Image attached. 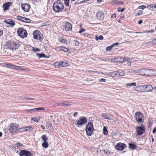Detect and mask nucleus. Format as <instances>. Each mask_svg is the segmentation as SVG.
<instances>
[{"mask_svg":"<svg viewBox=\"0 0 156 156\" xmlns=\"http://www.w3.org/2000/svg\"><path fill=\"white\" fill-rule=\"evenodd\" d=\"M10 19L5 20H4V22L6 23L9 24V23Z\"/></svg>","mask_w":156,"mask_h":156,"instance_id":"5fc2aeb1","label":"nucleus"},{"mask_svg":"<svg viewBox=\"0 0 156 156\" xmlns=\"http://www.w3.org/2000/svg\"><path fill=\"white\" fill-rule=\"evenodd\" d=\"M96 16L98 20H102L104 19V14L103 12L100 11L97 13Z\"/></svg>","mask_w":156,"mask_h":156,"instance_id":"dca6fc26","label":"nucleus"},{"mask_svg":"<svg viewBox=\"0 0 156 156\" xmlns=\"http://www.w3.org/2000/svg\"><path fill=\"white\" fill-rule=\"evenodd\" d=\"M42 140L44 141V142H47L48 140V138L47 136L46 135H42L41 137Z\"/></svg>","mask_w":156,"mask_h":156,"instance_id":"7c9ffc66","label":"nucleus"},{"mask_svg":"<svg viewBox=\"0 0 156 156\" xmlns=\"http://www.w3.org/2000/svg\"><path fill=\"white\" fill-rule=\"evenodd\" d=\"M61 63L60 64V65H61V66L62 67H64V66H67V63L66 62H61Z\"/></svg>","mask_w":156,"mask_h":156,"instance_id":"37998d69","label":"nucleus"},{"mask_svg":"<svg viewBox=\"0 0 156 156\" xmlns=\"http://www.w3.org/2000/svg\"><path fill=\"white\" fill-rule=\"evenodd\" d=\"M19 125L16 123H13L10 124L9 130L11 133L12 134L17 133L20 131V128H19Z\"/></svg>","mask_w":156,"mask_h":156,"instance_id":"f03ea898","label":"nucleus"},{"mask_svg":"<svg viewBox=\"0 0 156 156\" xmlns=\"http://www.w3.org/2000/svg\"><path fill=\"white\" fill-rule=\"evenodd\" d=\"M125 146V144L123 143H118L115 146V148L119 150H122Z\"/></svg>","mask_w":156,"mask_h":156,"instance_id":"4468645a","label":"nucleus"},{"mask_svg":"<svg viewBox=\"0 0 156 156\" xmlns=\"http://www.w3.org/2000/svg\"><path fill=\"white\" fill-rule=\"evenodd\" d=\"M148 71H147L146 76H154L156 75L155 71L151 69H147Z\"/></svg>","mask_w":156,"mask_h":156,"instance_id":"2eb2a0df","label":"nucleus"},{"mask_svg":"<svg viewBox=\"0 0 156 156\" xmlns=\"http://www.w3.org/2000/svg\"><path fill=\"white\" fill-rule=\"evenodd\" d=\"M153 122V121L152 120H150L149 121L148 125V126L149 127H150L151 126Z\"/></svg>","mask_w":156,"mask_h":156,"instance_id":"09e8293b","label":"nucleus"},{"mask_svg":"<svg viewBox=\"0 0 156 156\" xmlns=\"http://www.w3.org/2000/svg\"><path fill=\"white\" fill-rule=\"evenodd\" d=\"M123 59V62H126L128 61V60L129 59V58H126L125 57H124V58H122Z\"/></svg>","mask_w":156,"mask_h":156,"instance_id":"864d4df0","label":"nucleus"},{"mask_svg":"<svg viewBox=\"0 0 156 156\" xmlns=\"http://www.w3.org/2000/svg\"><path fill=\"white\" fill-rule=\"evenodd\" d=\"M87 122V120L85 117H81L79 119L76 120L75 122V125L79 127L80 126H82L84 125Z\"/></svg>","mask_w":156,"mask_h":156,"instance_id":"39448f33","label":"nucleus"},{"mask_svg":"<svg viewBox=\"0 0 156 156\" xmlns=\"http://www.w3.org/2000/svg\"><path fill=\"white\" fill-rule=\"evenodd\" d=\"M42 145V146L45 148H47L48 146V144L47 142H44Z\"/></svg>","mask_w":156,"mask_h":156,"instance_id":"2f4dec72","label":"nucleus"},{"mask_svg":"<svg viewBox=\"0 0 156 156\" xmlns=\"http://www.w3.org/2000/svg\"><path fill=\"white\" fill-rule=\"evenodd\" d=\"M40 33L39 31L37 30H36L33 33V37L34 39H37L38 38V34Z\"/></svg>","mask_w":156,"mask_h":156,"instance_id":"5701e85b","label":"nucleus"},{"mask_svg":"<svg viewBox=\"0 0 156 156\" xmlns=\"http://www.w3.org/2000/svg\"><path fill=\"white\" fill-rule=\"evenodd\" d=\"M8 48L11 50H16L19 47V44L14 41H9L6 44Z\"/></svg>","mask_w":156,"mask_h":156,"instance_id":"7ed1b4c3","label":"nucleus"},{"mask_svg":"<svg viewBox=\"0 0 156 156\" xmlns=\"http://www.w3.org/2000/svg\"><path fill=\"white\" fill-rule=\"evenodd\" d=\"M20 129H24V131H32L33 130V128L31 127L28 126L26 127H23L20 128Z\"/></svg>","mask_w":156,"mask_h":156,"instance_id":"4be33fe9","label":"nucleus"},{"mask_svg":"<svg viewBox=\"0 0 156 156\" xmlns=\"http://www.w3.org/2000/svg\"><path fill=\"white\" fill-rule=\"evenodd\" d=\"M19 155L20 156H32L33 154L29 151L21 150L20 151Z\"/></svg>","mask_w":156,"mask_h":156,"instance_id":"9b49d317","label":"nucleus"},{"mask_svg":"<svg viewBox=\"0 0 156 156\" xmlns=\"http://www.w3.org/2000/svg\"><path fill=\"white\" fill-rule=\"evenodd\" d=\"M136 130L138 135H142L144 133L145 131V129L144 126L136 127Z\"/></svg>","mask_w":156,"mask_h":156,"instance_id":"9d476101","label":"nucleus"},{"mask_svg":"<svg viewBox=\"0 0 156 156\" xmlns=\"http://www.w3.org/2000/svg\"><path fill=\"white\" fill-rule=\"evenodd\" d=\"M17 33L20 37L22 38L26 37L27 36V31L22 27L18 29Z\"/></svg>","mask_w":156,"mask_h":156,"instance_id":"0eeeda50","label":"nucleus"},{"mask_svg":"<svg viewBox=\"0 0 156 156\" xmlns=\"http://www.w3.org/2000/svg\"><path fill=\"white\" fill-rule=\"evenodd\" d=\"M148 9L154 11H156V4H152L147 6Z\"/></svg>","mask_w":156,"mask_h":156,"instance_id":"6ab92c4d","label":"nucleus"},{"mask_svg":"<svg viewBox=\"0 0 156 156\" xmlns=\"http://www.w3.org/2000/svg\"><path fill=\"white\" fill-rule=\"evenodd\" d=\"M125 8H123L122 9L121 8H119L118 9V12H120V11L121 12H123L124 11V10H125Z\"/></svg>","mask_w":156,"mask_h":156,"instance_id":"8fccbe9b","label":"nucleus"},{"mask_svg":"<svg viewBox=\"0 0 156 156\" xmlns=\"http://www.w3.org/2000/svg\"><path fill=\"white\" fill-rule=\"evenodd\" d=\"M129 144L130 148L132 149H134L135 148L136 146L134 144Z\"/></svg>","mask_w":156,"mask_h":156,"instance_id":"58836bf2","label":"nucleus"},{"mask_svg":"<svg viewBox=\"0 0 156 156\" xmlns=\"http://www.w3.org/2000/svg\"><path fill=\"white\" fill-rule=\"evenodd\" d=\"M103 38V37L102 35H100L98 37L97 35L95 36V39L97 41H98V40H102Z\"/></svg>","mask_w":156,"mask_h":156,"instance_id":"72a5a7b5","label":"nucleus"},{"mask_svg":"<svg viewBox=\"0 0 156 156\" xmlns=\"http://www.w3.org/2000/svg\"><path fill=\"white\" fill-rule=\"evenodd\" d=\"M38 35H39V39L41 40V39H42L43 37V35L42 34H41V35H40L39 34H38Z\"/></svg>","mask_w":156,"mask_h":156,"instance_id":"0e129e2a","label":"nucleus"},{"mask_svg":"<svg viewBox=\"0 0 156 156\" xmlns=\"http://www.w3.org/2000/svg\"><path fill=\"white\" fill-rule=\"evenodd\" d=\"M147 71H148L147 69L143 68L140 69L133 70V72L135 73H138L140 75L145 76L146 75V73Z\"/></svg>","mask_w":156,"mask_h":156,"instance_id":"1a4fd4ad","label":"nucleus"},{"mask_svg":"<svg viewBox=\"0 0 156 156\" xmlns=\"http://www.w3.org/2000/svg\"><path fill=\"white\" fill-rule=\"evenodd\" d=\"M32 119L34 121V122H36L37 121V119L36 118H33Z\"/></svg>","mask_w":156,"mask_h":156,"instance_id":"774afa93","label":"nucleus"},{"mask_svg":"<svg viewBox=\"0 0 156 156\" xmlns=\"http://www.w3.org/2000/svg\"><path fill=\"white\" fill-rule=\"evenodd\" d=\"M17 18L18 20L22 22H23V19H24V17H22L20 16H17Z\"/></svg>","mask_w":156,"mask_h":156,"instance_id":"a19ab883","label":"nucleus"},{"mask_svg":"<svg viewBox=\"0 0 156 156\" xmlns=\"http://www.w3.org/2000/svg\"><path fill=\"white\" fill-rule=\"evenodd\" d=\"M7 65L8 67H9V68H10V69H15V65H12L10 63L7 64Z\"/></svg>","mask_w":156,"mask_h":156,"instance_id":"f704fd0d","label":"nucleus"},{"mask_svg":"<svg viewBox=\"0 0 156 156\" xmlns=\"http://www.w3.org/2000/svg\"><path fill=\"white\" fill-rule=\"evenodd\" d=\"M103 133L105 135H107L108 134V132L106 128L104 126L103 129Z\"/></svg>","mask_w":156,"mask_h":156,"instance_id":"473e14b6","label":"nucleus"},{"mask_svg":"<svg viewBox=\"0 0 156 156\" xmlns=\"http://www.w3.org/2000/svg\"><path fill=\"white\" fill-rule=\"evenodd\" d=\"M142 11L141 10H140L138 13V16L142 15Z\"/></svg>","mask_w":156,"mask_h":156,"instance_id":"680f3d73","label":"nucleus"},{"mask_svg":"<svg viewBox=\"0 0 156 156\" xmlns=\"http://www.w3.org/2000/svg\"><path fill=\"white\" fill-rule=\"evenodd\" d=\"M89 0H84L81 1L80 2H79L78 3L79 4H80L82 3L88 1Z\"/></svg>","mask_w":156,"mask_h":156,"instance_id":"bf43d9fd","label":"nucleus"},{"mask_svg":"<svg viewBox=\"0 0 156 156\" xmlns=\"http://www.w3.org/2000/svg\"><path fill=\"white\" fill-rule=\"evenodd\" d=\"M134 116L136 121L139 123L142 122L144 118L143 114L139 112H137L136 113Z\"/></svg>","mask_w":156,"mask_h":156,"instance_id":"423d86ee","label":"nucleus"},{"mask_svg":"<svg viewBox=\"0 0 156 156\" xmlns=\"http://www.w3.org/2000/svg\"><path fill=\"white\" fill-rule=\"evenodd\" d=\"M64 29L66 32L72 31V25L68 21L65 22L63 24Z\"/></svg>","mask_w":156,"mask_h":156,"instance_id":"6e6552de","label":"nucleus"},{"mask_svg":"<svg viewBox=\"0 0 156 156\" xmlns=\"http://www.w3.org/2000/svg\"><path fill=\"white\" fill-rule=\"evenodd\" d=\"M60 41L62 42L63 43H65L66 42V39H61L60 40Z\"/></svg>","mask_w":156,"mask_h":156,"instance_id":"603ef678","label":"nucleus"},{"mask_svg":"<svg viewBox=\"0 0 156 156\" xmlns=\"http://www.w3.org/2000/svg\"><path fill=\"white\" fill-rule=\"evenodd\" d=\"M51 21L50 20H48V21H47L46 22H45L43 23H42L41 25L42 26H47L50 25V24H51Z\"/></svg>","mask_w":156,"mask_h":156,"instance_id":"393cba45","label":"nucleus"},{"mask_svg":"<svg viewBox=\"0 0 156 156\" xmlns=\"http://www.w3.org/2000/svg\"><path fill=\"white\" fill-rule=\"evenodd\" d=\"M156 128L155 127L154 129L153 130V131H152L153 133H154V134L155 133H156Z\"/></svg>","mask_w":156,"mask_h":156,"instance_id":"338daca9","label":"nucleus"},{"mask_svg":"<svg viewBox=\"0 0 156 156\" xmlns=\"http://www.w3.org/2000/svg\"><path fill=\"white\" fill-rule=\"evenodd\" d=\"M154 31V30H146L144 31V33H153Z\"/></svg>","mask_w":156,"mask_h":156,"instance_id":"3c124183","label":"nucleus"},{"mask_svg":"<svg viewBox=\"0 0 156 156\" xmlns=\"http://www.w3.org/2000/svg\"><path fill=\"white\" fill-rule=\"evenodd\" d=\"M44 108H34L33 109H31L29 110V111L35 112H36L38 110H44Z\"/></svg>","mask_w":156,"mask_h":156,"instance_id":"b1692460","label":"nucleus"},{"mask_svg":"<svg viewBox=\"0 0 156 156\" xmlns=\"http://www.w3.org/2000/svg\"><path fill=\"white\" fill-rule=\"evenodd\" d=\"M85 30V29L83 28H81L80 30L79 31V33H81L83 31H84Z\"/></svg>","mask_w":156,"mask_h":156,"instance_id":"4d7b16f0","label":"nucleus"},{"mask_svg":"<svg viewBox=\"0 0 156 156\" xmlns=\"http://www.w3.org/2000/svg\"><path fill=\"white\" fill-rule=\"evenodd\" d=\"M58 105L59 106H70L71 105V104H70L69 102H68L67 101H65L64 102L59 103L58 104Z\"/></svg>","mask_w":156,"mask_h":156,"instance_id":"aec40b11","label":"nucleus"},{"mask_svg":"<svg viewBox=\"0 0 156 156\" xmlns=\"http://www.w3.org/2000/svg\"><path fill=\"white\" fill-rule=\"evenodd\" d=\"M105 81H106V80L105 79H103V78H102L99 80V81L100 82H105Z\"/></svg>","mask_w":156,"mask_h":156,"instance_id":"13d9d810","label":"nucleus"},{"mask_svg":"<svg viewBox=\"0 0 156 156\" xmlns=\"http://www.w3.org/2000/svg\"><path fill=\"white\" fill-rule=\"evenodd\" d=\"M37 56L39 57V59L42 57H46L44 53H37L36 55Z\"/></svg>","mask_w":156,"mask_h":156,"instance_id":"c756f323","label":"nucleus"},{"mask_svg":"<svg viewBox=\"0 0 156 156\" xmlns=\"http://www.w3.org/2000/svg\"><path fill=\"white\" fill-rule=\"evenodd\" d=\"M113 47V45H112L110 46L107 47L106 48L107 51H110L112 49V48Z\"/></svg>","mask_w":156,"mask_h":156,"instance_id":"c03bdc74","label":"nucleus"},{"mask_svg":"<svg viewBox=\"0 0 156 156\" xmlns=\"http://www.w3.org/2000/svg\"><path fill=\"white\" fill-rule=\"evenodd\" d=\"M30 21L31 20L30 19L24 17V19H23V22L29 23L30 22Z\"/></svg>","mask_w":156,"mask_h":156,"instance_id":"4c0bfd02","label":"nucleus"},{"mask_svg":"<svg viewBox=\"0 0 156 156\" xmlns=\"http://www.w3.org/2000/svg\"><path fill=\"white\" fill-rule=\"evenodd\" d=\"M64 7L63 3L61 1H56L53 4L52 8L53 11L55 12H61Z\"/></svg>","mask_w":156,"mask_h":156,"instance_id":"f257e3e1","label":"nucleus"},{"mask_svg":"<svg viewBox=\"0 0 156 156\" xmlns=\"http://www.w3.org/2000/svg\"><path fill=\"white\" fill-rule=\"evenodd\" d=\"M135 90L139 92H145L151 91L152 89L147 90V88H135Z\"/></svg>","mask_w":156,"mask_h":156,"instance_id":"f3484780","label":"nucleus"},{"mask_svg":"<svg viewBox=\"0 0 156 156\" xmlns=\"http://www.w3.org/2000/svg\"><path fill=\"white\" fill-rule=\"evenodd\" d=\"M114 73H115V75H117V73H119V74L120 76H123L125 74V72H124V71L120 72L119 71V72H118V71L117 72L115 71L114 72Z\"/></svg>","mask_w":156,"mask_h":156,"instance_id":"a878e982","label":"nucleus"},{"mask_svg":"<svg viewBox=\"0 0 156 156\" xmlns=\"http://www.w3.org/2000/svg\"><path fill=\"white\" fill-rule=\"evenodd\" d=\"M33 51L34 52L36 51H40V49L38 48H34V47H33Z\"/></svg>","mask_w":156,"mask_h":156,"instance_id":"49530a36","label":"nucleus"},{"mask_svg":"<svg viewBox=\"0 0 156 156\" xmlns=\"http://www.w3.org/2000/svg\"><path fill=\"white\" fill-rule=\"evenodd\" d=\"M131 61H128L127 62V64L129 66H130L131 65Z\"/></svg>","mask_w":156,"mask_h":156,"instance_id":"052dcab7","label":"nucleus"},{"mask_svg":"<svg viewBox=\"0 0 156 156\" xmlns=\"http://www.w3.org/2000/svg\"><path fill=\"white\" fill-rule=\"evenodd\" d=\"M114 2H115V3L116 5L122 4L124 3L123 2L119 1L117 0L115 1Z\"/></svg>","mask_w":156,"mask_h":156,"instance_id":"ea45409f","label":"nucleus"},{"mask_svg":"<svg viewBox=\"0 0 156 156\" xmlns=\"http://www.w3.org/2000/svg\"><path fill=\"white\" fill-rule=\"evenodd\" d=\"M137 88H153V87L152 85L150 84H144V85L138 86ZM154 88L156 87H154Z\"/></svg>","mask_w":156,"mask_h":156,"instance_id":"412c9836","label":"nucleus"},{"mask_svg":"<svg viewBox=\"0 0 156 156\" xmlns=\"http://www.w3.org/2000/svg\"><path fill=\"white\" fill-rule=\"evenodd\" d=\"M64 3L66 5L68 6L69 5V0H64Z\"/></svg>","mask_w":156,"mask_h":156,"instance_id":"79ce46f5","label":"nucleus"},{"mask_svg":"<svg viewBox=\"0 0 156 156\" xmlns=\"http://www.w3.org/2000/svg\"><path fill=\"white\" fill-rule=\"evenodd\" d=\"M146 8V6L145 5H141L139 6V9H142L145 8Z\"/></svg>","mask_w":156,"mask_h":156,"instance_id":"6e6d98bb","label":"nucleus"},{"mask_svg":"<svg viewBox=\"0 0 156 156\" xmlns=\"http://www.w3.org/2000/svg\"><path fill=\"white\" fill-rule=\"evenodd\" d=\"M73 41V44H74L75 46H79V42L77 40H74Z\"/></svg>","mask_w":156,"mask_h":156,"instance_id":"a18cd8bd","label":"nucleus"},{"mask_svg":"<svg viewBox=\"0 0 156 156\" xmlns=\"http://www.w3.org/2000/svg\"><path fill=\"white\" fill-rule=\"evenodd\" d=\"M60 64H61V62H55L54 64L55 67L56 68L60 67V66H61V65H60Z\"/></svg>","mask_w":156,"mask_h":156,"instance_id":"e433bc0d","label":"nucleus"},{"mask_svg":"<svg viewBox=\"0 0 156 156\" xmlns=\"http://www.w3.org/2000/svg\"><path fill=\"white\" fill-rule=\"evenodd\" d=\"M21 6L22 9L26 12H29L30 8V5L26 3L21 5Z\"/></svg>","mask_w":156,"mask_h":156,"instance_id":"ddd939ff","label":"nucleus"},{"mask_svg":"<svg viewBox=\"0 0 156 156\" xmlns=\"http://www.w3.org/2000/svg\"><path fill=\"white\" fill-rule=\"evenodd\" d=\"M9 24L12 25V26H14L15 24V21L10 19Z\"/></svg>","mask_w":156,"mask_h":156,"instance_id":"c9c22d12","label":"nucleus"},{"mask_svg":"<svg viewBox=\"0 0 156 156\" xmlns=\"http://www.w3.org/2000/svg\"><path fill=\"white\" fill-rule=\"evenodd\" d=\"M119 45V43H118V42H116L115 43H114L113 44H112V45H113V47L115 45H116L117 46H118Z\"/></svg>","mask_w":156,"mask_h":156,"instance_id":"69168bd1","label":"nucleus"},{"mask_svg":"<svg viewBox=\"0 0 156 156\" xmlns=\"http://www.w3.org/2000/svg\"><path fill=\"white\" fill-rule=\"evenodd\" d=\"M12 5L11 2H8L5 3L3 6V10L5 11L8 10L10 6Z\"/></svg>","mask_w":156,"mask_h":156,"instance_id":"a211bd4d","label":"nucleus"},{"mask_svg":"<svg viewBox=\"0 0 156 156\" xmlns=\"http://www.w3.org/2000/svg\"><path fill=\"white\" fill-rule=\"evenodd\" d=\"M87 134L89 136H91L93 133L94 130L93 123L91 122H89L87 125L85 129Z\"/></svg>","mask_w":156,"mask_h":156,"instance_id":"20e7f679","label":"nucleus"},{"mask_svg":"<svg viewBox=\"0 0 156 156\" xmlns=\"http://www.w3.org/2000/svg\"><path fill=\"white\" fill-rule=\"evenodd\" d=\"M64 51L65 52H69L70 51L69 49H68L66 47H64Z\"/></svg>","mask_w":156,"mask_h":156,"instance_id":"de8ad7c7","label":"nucleus"},{"mask_svg":"<svg viewBox=\"0 0 156 156\" xmlns=\"http://www.w3.org/2000/svg\"><path fill=\"white\" fill-rule=\"evenodd\" d=\"M116 61L119 63L123 62V59L121 57H119L116 58Z\"/></svg>","mask_w":156,"mask_h":156,"instance_id":"cd10ccee","label":"nucleus"},{"mask_svg":"<svg viewBox=\"0 0 156 156\" xmlns=\"http://www.w3.org/2000/svg\"><path fill=\"white\" fill-rule=\"evenodd\" d=\"M59 51H64V49H63L64 47H59Z\"/></svg>","mask_w":156,"mask_h":156,"instance_id":"e2e57ef3","label":"nucleus"},{"mask_svg":"<svg viewBox=\"0 0 156 156\" xmlns=\"http://www.w3.org/2000/svg\"><path fill=\"white\" fill-rule=\"evenodd\" d=\"M132 86H136V83H127L126 84V87H131Z\"/></svg>","mask_w":156,"mask_h":156,"instance_id":"c85d7f7f","label":"nucleus"},{"mask_svg":"<svg viewBox=\"0 0 156 156\" xmlns=\"http://www.w3.org/2000/svg\"><path fill=\"white\" fill-rule=\"evenodd\" d=\"M101 115L104 119L110 120H113V116L109 113H103Z\"/></svg>","mask_w":156,"mask_h":156,"instance_id":"f8f14e48","label":"nucleus"},{"mask_svg":"<svg viewBox=\"0 0 156 156\" xmlns=\"http://www.w3.org/2000/svg\"><path fill=\"white\" fill-rule=\"evenodd\" d=\"M14 69H16L17 70H24V68L22 66H15V67Z\"/></svg>","mask_w":156,"mask_h":156,"instance_id":"bb28decb","label":"nucleus"}]
</instances>
